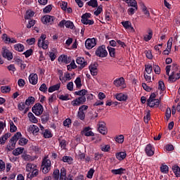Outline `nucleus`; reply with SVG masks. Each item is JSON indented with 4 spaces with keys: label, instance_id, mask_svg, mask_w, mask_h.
I'll return each instance as SVG.
<instances>
[{
    "label": "nucleus",
    "instance_id": "57",
    "mask_svg": "<svg viewBox=\"0 0 180 180\" xmlns=\"http://www.w3.org/2000/svg\"><path fill=\"white\" fill-rule=\"evenodd\" d=\"M52 9H53V6L49 5L44 8V10H43L44 13H50V12H51Z\"/></svg>",
    "mask_w": 180,
    "mask_h": 180
},
{
    "label": "nucleus",
    "instance_id": "37",
    "mask_svg": "<svg viewBox=\"0 0 180 180\" xmlns=\"http://www.w3.org/2000/svg\"><path fill=\"white\" fill-rule=\"evenodd\" d=\"M67 56L65 55H62L60 56L58 58V61L59 63H64L65 64H69L70 63V60H68L67 59Z\"/></svg>",
    "mask_w": 180,
    "mask_h": 180
},
{
    "label": "nucleus",
    "instance_id": "59",
    "mask_svg": "<svg viewBox=\"0 0 180 180\" xmlns=\"http://www.w3.org/2000/svg\"><path fill=\"white\" fill-rule=\"evenodd\" d=\"M59 146L62 150H64L67 146V142L65 140H59Z\"/></svg>",
    "mask_w": 180,
    "mask_h": 180
},
{
    "label": "nucleus",
    "instance_id": "24",
    "mask_svg": "<svg viewBox=\"0 0 180 180\" xmlns=\"http://www.w3.org/2000/svg\"><path fill=\"white\" fill-rule=\"evenodd\" d=\"M89 68L91 75H98V64L90 65Z\"/></svg>",
    "mask_w": 180,
    "mask_h": 180
},
{
    "label": "nucleus",
    "instance_id": "21",
    "mask_svg": "<svg viewBox=\"0 0 180 180\" xmlns=\"http://www.w3.org/2000/svg\"><path fill=\"white\" fill-rule=\"evenodd\" d=\"M76 63L77 64L80 65V68H85L88 64V63H86V61H85V59L82 57H78L76 60Z\"/></svg>",
    "mask_w": 180,
    "mask_h": 180
},
{
    "label": "nucleus",
    "instance_id": "61",
    "mask_svg": "<svg viewBox=\"0 0 180 180\" xmlns=\"http://www.w3.org/2000/svg\"><path fill=\"white\" fill-rule=\"evenodd\" d=\"M68 5V3L65 1H62L60 3V6L63 11H67Z\"/></svg>",
    "mask_w": 180,
    "mask_h": 180
},
{
    "label": "nucleus",
    "instance_id": "7",
    "mask_svg": "<svg viewBox=\"0 0 180 180\" xmlns=\"http://www.w3.org/2000/svg\"><path fill=\"white\" fill-rule=\"evenodd\" d=\"M59 27H67V29H75V26L74 25V22L70 20H62L59 24H58Z\"/></svg>",
    "mask_w": 180,
    "mask_h": 180
},
{
    "label": "nucleus",
    "instance_id": "12",
    "mask_svg": "<svg viewBox=\"0 0 180 180\" xmlns=\"http://www.w3.org/2000/svg\"><path fill=\"white\" fill-rule=\"evenodd\" d=\"M60 180H72V176L69 174L67 176V169H65L64 167H62L60 169Z\"/></svg>",
    "mask_w": 180,
    "mask_h": 180
},
{
    "label": "nucleus",
    "instance_id": "17",
    "mask_svg": "<svg viewBox=\"0 0 180 180\" xmlns=\"http://www.w3.org/2000/svg\"><path fill=\"white\" fill-rule=\"evenodd\" d=\"M40 129L41 130V134L44 139H51V137H53V134H51L50 129H44V127L41 125H40Z\"/></svg>",
    "mask_w": 180,
    "mask_h": 180
},
{
    "label": "nucleus",
    "instance_id": "13",
    "mask_svg": "<svg viewBox=\"0 0 180 180\" xmlns=\"http://www.w3.org/2000/svg\"><path fill=\"white\" fill-rule=\"evenodd\" d=\"M88 18H91L90 13H85L82 16V23L84 25H94V20H89Z\"/></svg>",
    "mask_w": 180,
    "mask_h": 180
},
{
    "label": "nucleus",
    "instance_id": "53",
    "mask_svg": "<svg viewBox=\"0 0 180 180\" xmlns=\"http://www.w3.org/2000/svg\"><path fill=\"white\" fill-rule=\"evenodd\" d=\"M145 71L148 75L151 74V72H153V66L151 65H145Z\"/></svg>",
    "mask_w": 180,
    "mask_h": 180
},
{
    "label": "nucleus",
    "instance_id": "4",
    "mask_svg": "<svg viewBox=\"0 0 180 180\" xmlns=\"http://www.w3.org/2000/svg\"><path fill=\"white\" fill-rule=\"evenodd\" d=\"M46 34H41L38 39V46L44 50H47V49H49V41L46 40Z\"/></svg>",
    "mask_w": 180,
    "mask_h": 180
},
{
    "label": "nucleus",
    "instance_id": "29",
    "mask_svg": "<svg viewBox=\"0 0 180 180\" xmlns=\"http://www.w3.org/2000/svg\"><path fill=\"white\" fill-rule=\"evenodd\" d=\"M83 133L86 137H91L92 136H94V132L91 131V127H89L84 128Z\"/></svg>",
    "mask_w": 180,
    "mask_h": 180
},
{
    "label": "nucleus",
    "instance_id": "16",
    "mask_svg": "<svg viewBox=\"0 0 180 180\" xmlns=\"http://www.w3.org/2000/svg\"><path fill=\"white\" fill-rule=\"evenodd\" d=\"M22 137V133L17 132L11 139V147L13 148H15V146H16V143L18 142V140Z\"/></svg>",
    "mask_w": 180,
    "mask_h": 180
},
{
    "label": "nucleus",
    "instance_id": "62",
    "mask_svg": "<svg viewBox=\"0 0 180 180\" xmlns=\"http://www.w3.org/2000/svg\"><path fill=\"white\" fill-rule=\"evenodd\" d=\"M117 143L122 144L124 141V136L123 135H120L116 138Z\"/></svg>",
    "mask_w": 180,
    "mask_h": 180
},
{
    "label": "nucleus",
    "instance_id": "51",
    "mask_svg": "<svg viewBox=\"0 0 180 180\" xmlns=\"http://www.w3.org/2000/svg\"><path fill=\"white\" fill-rule=\"evenodd\" d=\"M53 179L54 180H60V170L59 169H55L53 172Z\"/></svg>",
    "mask_w": 180,
    "mask_h": 180
},
{
    "label": "nucleus",
    "instance_id": "10",
    "mask_svg": "<svg viewBox=\"0 0 180 180\" xmlns=\"http://www.w3.org/2000/svg\"><path fill=\"white\" fill-rule=\"evenodd\" d=\"M96 43L97 40L95 38L87 39L85 41L86 49H87V50H91V49H94V47L96 46Z\"/></svg>",
    "mask_w": 180,
    "mask_h": 180
},
{
    "label": "nucleus",
    "instance_id": "22",
    "mask_svg": "<svg viewBox=\"0 0 180 180\" xmlns=\"http://www.w3.org/2000/svg\"><path fill=\"white\" fill-rule=\"evenodd\" d=\"M39 127L36 125H30L27 131L28 133L32 134H37V133H39Z\"/></svg>",
    "mask_w": 180,
    "mask_h": 180
},
{
    "label": "nucleus",
    "instance_id": "60",
    "mask_svg": "<svg viewBox=\"0 0 180 180\" xmlns=\"http://www.w3.org/2000/svg\"><path fill=\"white\" fill-rule=\"evenodd\" d=\"M158 89H160V91H165V84H164V82L159 81V82H158Z\"/></svg>",
    "mask_w": 180,
    "mask_h": 180
},
{
    "label": "nucleus",
    "instance_id": "38",
    "mask_svg": "<svg viewBox=\"0 0 180 180\" xmlns=\"http://www.w3.org/2000/svg\"><path fill=\"white\" fill-rule=\"evenodd\" d=\"M9 125H10L11 133H15V131H17L18 127H16V125H15V123H13V121L10 120Z\"/></svg>",
    "mask_w": 180,
    "mask_h": 180
},
{
    "label": "nucleus",
    "instance_id": "8",
    "mask_svg": "<svg viewBox=\"0 0 180 180\" xmlns=\"http://www.w3.org/2000/svg\"><path fill=\"white\" fill-rule=\"evenodd\" d=\"M56 18L53 15H46L41 18V22L44 25H53Z\"/></svg>",
    "mask_w": 180,
    "mask_h": 180
},
{
    "label": "nucleus",
    "instance_id": "48",
    "mask_svg": "<svg viewBox=\"0 0 180 180\" xmlns=\"http://www.w3.org/2000/svg\"><path fill=\"white\" fill-rule=\"evenodd\" d=\"M1 39H2L3 41H4V43H5L6 44H9V41H10L11 37H9L8 36V34H3L2 36H1Z\"/></svg>",
    "mask_w": 180,
    "mask_h": 180
},
{
    "label": "nucleus",
    "instance_id": "26",
    "mask_svg": "<svg viewBox=\"0 0 180 180\" xmlns=\"http://www.w3.org/2000/svg\"><path fill=\"white\" fill-rule=\"evenodd\" d=\"M39 175V166L34 170L31 172V173L27 174V178L32 179V178H36Z\"/></svg>",
    "mask_w": 180,
    "mask_h": 180
},
{
    "label": "nucleus",
    "instance_id": "42",
    "mask_svg": "<svg viewBox=\"0 0 180 180\" xmlns=\"http://www.w3.org/2000/svg\"><path fill=\"white\" fill-rule=\"evenodd\" d=\"M75 84L76 85V88H78V89H80L81 86H82V82L81 80V77H78L75 80Z\"/></svg>",
    "mask_w": 180,
    "mask_h": 180
},
{
    "label": "nucleus",
    "instance_id": "27",
    "mask_svg": "<svg viewBox=\"0 0 180 180\" xmlns=\"http://www.w3.org/2000/svg\"><path fill=\"white\" fill-rule=\"evenodd\" d=\"M115 98L117 101H120V102H124L125 101H127V95L123 94L122 93L117 94Z\"/></svg>",
    "mask_w": 180,
    "mask_h": 180
},
{
    "label": "nucleus",
    "instance_id": "2",
    "mask_svg": "<svg viewBox=\"0 0 180 180\" xmlns=\"http://www.w3.org/2000/svg\"><path fill=\"white\" fill-rule=\"evenodd\" d=\"M180 78V70H178V65H174L172 68V75L169 76V82H175Z\"/></svg>",
    "mask_w": 180,
    "mask_h": 180
},
{
    "label": "nucleus",
    "instance_id": "41",
    "mask_svg": "<svg viewBox=\"0 0 180 180\" xmlns=\"http://www.w3.org/2000/svg\"><path fill=\"white\" fill-rule=\"evenodd\" d=\"M124 1L125 2H127L129 6H131L132 8H138L137 1H136V0H124Z\"/></svg>",
    "mask_w": 180,
    "mask_h": 180
},
{
    "label": "nucleus",
    "instance_id": "46",
    "mask_svg": "<svg viewBox=\"0 0 180 180\" xmlns=\"http://www.w3.org/2000/svg\"><path fill=\"white\" fill-rule=\"evenodd\" d=\"M23 153V148H17L13 151V155L18 156L20 155Z\"/></svg>",
    "mask_w": 180,
    "mask_h": 180
},
{
    "label": "nucleus",
    "instance_id": "32",
    "mask_svg": "<svg viewBox=\"0 0 180 180\" xmlns=\"http://www.w3.org/2000/svg\"><path fill=\"white\" fill-rule=\"evenodd\" d=\"M124 171H126V169L120 168L117 169H112L111 172L114 175H122V174H124Z\"/></svg>",
    "mask_w": 180,
    "mask_h": 180
},
{
    "label": "nucleus",
    "instance_id": "5",
    "mask_svg": "<svg viewBox=\"0 0 180 180\" xmlns=\"http://www.w3.org/2000/svg\"><path fill=\"white\" fill-rule=\"evenodd\" d=\"M96 56L103 58L108 56V51H106V46L105 45L100 46L96 50Z\"/></svg>",
    "mask_w": 180,
    "mask_h": 180
},
{
    "label": "nucleus",
    "instance_id": "31",
    "mask_svg": "<svg viewBox=\"0 0 180 180\" xmlns=\"http://www.w3.org/2000/svg\"><path fill=\"white\" fill-rule=\"evenodd\" d=\"M9 137H11L10 133H7V134H5L4 135H3L0 138V144H1V145L5 144V143L6 142V140H8V139H9Z\"/></svg>",
    "mask_w": 180,
    "mask_h": 180
},
{
    "label": "nucleus",
    "instance_id": "23",
    "mask_svg": "<svg viewBox=\"0 0 180 180\" xmlns=\"http://www.w3.org/2000/svg\"><path fill=\"white\" fill-rule=\"evenodd\" d=\"M145 151L148 157H153L154 155V150H153V146L148 144L146 147Z\"/></svg>",
    "mask_w": 180,
    "mask_h": 180
},
{
    "label": "nucleus",
    "instance_id": "28",
    "mask_svg": "<svg viewBox=\"0 0 180 180\" xmlns=\"http://www.w3.org/2000/svg\"><path fill=\"white\" fill-rule=\"evenodd\" d=\"M141 8L142 9V12H143L144 15L146 18H150V11L147 9V6L144 3H141Z\"/></svg>",
    "mask_w": 180,
    "mask_h": 180
},
{
    "label": "nucleus",
    "instance_id": "52",
    "mask_svg": "<svg viewBox=\"0 0 180 180\" xmlns=\"http://www.w3.org/2000/svg\"><path fill=\"white\" fill-rule=\"evenodd\" d=\"M160 171L162 172V174H168L169 167L167 166V165H163L160 167Z\"/></svg>",
    "mask_w": 180,
    "mask_h": 180
},
{
    "label": "nucleus",
    "instance_id": "9",
    "mask_svg": "<svg viewBox=\"0 0 180 180\" xmlns=\"http://www.w3.org/2000/svg\"><path fill=\"white\" fill-rule=\"evenodd\" d=\"M32 110L33 112V113H34V115H36V116H40V115H41V113H43V105H41V104L40 103H36L32 108Z\"/></svg>",
    "mask_w": 180,
    "mask_h": 180
},
{
    "label": "nucleus",
    "instance_id": "50",
    "mask_svg": "<svg viewBox=\"0 0 180 180\" xmlns=\"http://www.w3.org/2000/svg\"><path fill=\"white\" fill-rule=\"evenodd\" d=\"M1 91L2 94H8V92H11V87L9 86H2Z\"/></svg>",
    "mask_w": 180,
    "mask_h": 180
},
{
    "label": "nucleus",
    "instance_id": "45",
    "mask_svg": "<svg viewBox=\"0 0 180 180\" xmlns=\"http://www.w3.org/2000/svg\"><path fill=\"white\" fill-rule=\"evenodd\" d=\"M34 16V11L32 10H29L26 12V15L25 16V19H30V18H33Z\"/></svg>",
    "mask_w": 180,
    "mask_h": 180
},
{
    "label": "nucleus",
    "instance_id": "35",
    "mask_svg": "<svg viewBox=\"0 0 180 180\" xmlns=\"http://www.w3.org/2000/svg\"><path fill=\"white\" fill-rule=\"evenodd\" d=\"M60 86H61V84L60 83L55 84L53 86H51L49 88L48 92L51 93V92H54V91H58V89H60Z\"/></svg>",
    "mask_w": 180,
    "mask_h": 180
},
{
    "label": "nucleus",
    "instance_id": "18",
    "mask_svg": "<svg viewBox=\"0 0 180 180\" xmlns=\"http://www.w3.org/2000/svg\"><path fill=\"white\" fill-rule=\"evenodd\" d=\"M29 81L32 85H37L39 82V76L36 73H31L29 76Z\"/></svg>",
    "mask_w": 180,
    "mask_h": 180
},
{
    "label": "nucleus",
    "instance_id": "19",
    "mask_svg": "<svg viewBox=\"0 0 180 180\" xmlns=\"http://www.w3.org/2000/svg\"><path fill=\"white\" fill-rule=\"evenodd\" d=\"M39 166H37V164L34 163H27L25 166V169L27 172H29V174H31L32 171L35 170L36 168H37Z\"/></svg>",
    "mask_w": 180,
    "mask_h": 180
},
{
    "label": "nucleus",
    "instance_id": "33",
    "mask_svg": "<svg viewBox=\"0 0 180 180\" xmlns=\"http://www.w3.org/2000/svg\"><path fill=\"white\" fill-rule=\"evenodd\" d=\"M27 116H28V119H29L30 122H31V123H37V122H39L37 118L32 112H28Z\"/></svg>",
    "mask_w": 180,
    "mask_h": 180
},
{
    "label": "nucleus",
    "instance_id": "63",
    "mask_svg": "<svg viewBox=\"0 0 180 180\" xmlns=\"http://www.w3.org/2000/svg\"><path fill=\"white\" fill-rule=\"evenodd\" d=\"M94 172L95 170H94V169H90L87 173V178H89V179H92V176H94Z\"/></svg>",
    "mask_w": 180,
    "mask_h": 180
},
{
    "label": "nucleus",
    "instance_id": "58",
    "mask_svg": "<svg viewBox=\"0 0 180 180\" xmlns=\"http://www.w3.org/2000/svg\"><path fill=\"white\" fill-rule=\"evenodd\" d=\"M108 52H109V54H110V57H115V54L116 53L115 51V49L112 48L110 46H108Z\"/></svg>",
    "mask_w": 180,
    "mask_h": 180
},
{
    "label": "nucleus",
    "instance_id": "54",
    "mask_svg": "<svg viewBox=\"0 0 180 180\" xmlns=\"http://www.w3.org/2000/svg\"><path fill=\"white\" fill-rule=\"evenodd\" d=\"M28 140L25 138H20V140L18 141L19 146H26L27 144Z\"/></svg>",
    "mask_w": 180,
    "mask_h": 180
},
{
    "label": "nucleus",
    "instance_id": "64",
    "mask_svg": "<svg viewBox=\"0 0 180 180\" xmlns=\"http://www.w3.org/2000/svg\"><path fill=\"white\" fill-rule=\"evenodd\" d=\"M150 119H151V112H150V111H148L146 116L144 117V122L146 123H148V121H150Z\"/></svg>",
    "mask_w": 180,
    "mask_h": 180
},
{
    "label": "nucleus",
    "instance_id": "39",
    "mask_svg": "<svg viewBox=\"0 0 180 180\" xmlns=\"http://www.w3.org/2000/svg\"><path fill=\"white\" fill-rule=\"evenodd\" d=\"M14 50L22 52L25 50V46L22 44H17L14 45Z\"/></svg>",
    "mask_w": 180,
    "mask_h": 180
},
{
    "label": "nucleus",
    "instance_id": "30",
    "mask_svg": "<svg viewBox=\"0 0 180 180\" xmlns=\"http://www.w3.org/2000/svg\"><path fill=\"white\" fill-rule=\"evenodd\" d=\"M127 155V154L125 152H120L116 153V158L119 161H122L126 158Z\"/></svg>",
    "mask_w": 180,
    "mask_h": 180
},
{
    "label": "nucleus",
    "instance_id": "55",
    "mask_svg": "<svg viewBox=\"0 0 180 180\" xmlns=\"http://www.w3.org/2000/svg\"><path fill=\"white\" fill-rule=\"evenodd\" d=\"M137 9H139L138 7L129 8L127 11L128 15H130L131 16L132 15H134V13H136V11H137Z\"/></svg>",
    "mask_w": 180,
    "mask_h": 180
},
{
    "label": "nucleus",
    "instance_id": "49",
    "mask_svg": "<svg viewBox=\"0 0 180 180\" xmlns=\"http://www.w3.org/2000/svg\"><path fill=\"white\" fill-rule=\"evenodd\" d=\"M101 151H103L104 153H108L110 150V145H101Z\"/></svg>",
    "mask_w": 180,
    "mask_h": 180
},
{
    "label": "nucleus",
    "instance_id": "11",
    "mask_svg": "<svg viewBox=\"0 0 180 180\" xmlns=\"http://www.w3.org/2000/svg\"><path fill=\"white\" fill-rule=\"evenodd\" d=\"M113 84L117 88H122V89H124L126 88V83H124V78L120 77L114 80Z\"/></svg>",
    "mask_w": 180,
    "mask_h": 180
},
{
    "label": "nucleus",
    "instance_id": "14",
    "mask_svg": "<svg viewBox=\"0 0 180 180\" xmlns=\"http://www.w3.org/2000/svg\"><path fill=\"white\" fill-rule=\"evenodd\" d=\"M98 131L101 134H108V129L106 128V124L103 122H99L98 124Z\"/></svg>",
    "mask_w": 180,
    "mask_h": 180
},
{
    "label": "nucleus",
    "instance_id": "43",
    "mask_svg": "<svg viewBox=\"0 0 180 180\" xmlns=\"http://www.w3.org/2000/svg\"><path fill=\"white\" fill-rule=\"evenodd\" d=\"M87 91L85 89H82L75 92V95H77L78 96H85L87 94Z\"/></svg>",
    "mask_w": 180,
    "mask_h": 180
},
{
    "label": "nucleus",
    "instance_id": "25",
    "mask_svg": "<svg viewBox=\"0 0 180 180\" xmlns=\"http://www.w3.org/2000/svg\"><path fill=\"white\" fill-rule=\"evenodd\" d=\"M124 29H130L132 32H134V28L131 26V22L130 21H122L121 22Z\"/></svg>",
    "mask_w": 180,
    "mask_h": 180
},
{
    "label": "nucleus",
    "instance_id": "15",
    "mask_svg": "<svg viewBox=\"0 0 180 180\" xmlns=\"http://www.w3.org/2000/svg\"><path fill=\"white\" fill-rule=\"evenodd\" d=\"M2 56L4 58H6L10 61V60H12L13 58V55L10 52V51L6 49V46H4L2 48Z\"/></svg>",
    "mask_w": 180,
    "mask_h": 180
},
{
    "label": "nucleus",
    "instance_id": "36",
    "mask_svg": "<svg viewBox=\"0 0 180 180\" xmlns=\"http://www.w3.org/2000/svg\"><path fill=\"white\" fill-rule=\"evenodd\" d=\"M143 39H144L145 41H150V40H151V39H153V30H148V34H146L144 36Z\"/></svg>",
    "mask_w": 180,
    "mask_h": 180
},
{
    "label": "nucleus",
    "instance_id": "20",
    "mask_svg": "<svg viewBox=\"0 0 180 180\" xmlns=\"http://www.w3.org/2000/svg\"><path fill=\"white\" fill-rule=\"evenodd\" d=\"M148 105L150 106V108H158V106L160 105V100L159 99H148L147 101Z\"/></svg>",
    "mask_w": 180,
    "mask_h": 180
},
{
    "label": "nucleus",
    "instance_id": "47",
    "mask_svg": "<svg viewBox=\"0 0 180 180\" xmlns=\"http://www.w3.org/2000/svg\"><path fill=\"white\" fill-rule=\"evenodd\" d=\"M62 160L63 161V162H68V164H72V158H71L70 156H64L62 159Z\"/></svg>",
    "mask_w": 180,
    "mask_h": 180
},
{
    "label": "nucleus",
    "instance_id": "56",
    "mask_svg": "<svg viewBox=\"0 0 180 180\" xmlns=\"http://www.w3.org/2000/svg\"><path fill=\"white\" fill-rule=\"evenodd\" d=\"M77 117L78 119H80V120H84L85 119V112L79 110L77 112Z\"/></svg>",
    "mask_w": 180,
    "mask_h": 180
},
{
    "label": "nucleus",
    "instance_id": "34",
    "mask_svg": "<svg viewBox=\"0 0 180 180\" xmlns=\"http://www.w3.org/2000/svg\"><path fill=\"white\" fill-rule=\"evenodd\" d=\"M172 170H173V172H174V175H176V176L177 178H179V176H180V168H179V167L178 165H175L174 166H173Z\"/></svg>",
    "mask_w": 180,
    "mask_h": 180
},
{
    "label": "nucleus",
    "instance_id": "1",
    "mask_svg": "<svg viewBox=\"0 0 180 180\" xmlns=\"http://www.w3.org/2000/svg\"><path fill=\"white\" fill-rule=\"evenodd\" d=\"M41 169L43 174H49L51 169V160L49 159V156H46L41 162Z\"/></svg>",
    "mask_w": 180,
    "mask_h": 180
},
{
    "label": "nucleus",
    "instance_id": "6",
    "mask_svg": "<svg viewBox=\"0 0 180 180\" xmlns=\"http://www.w3.org/2000/svg\"><path fill=\"white\" fill-rule=\"evenodd\" d=\"M86 102V97L85 96H79L75 100L71 101L72 106H81V105H84Z\"/></svg>",
    "mask_w": 180,
    "mask_h": 180
},
{
    "label": "nucleus",
    "instance_id": "40",
    "mask_svg": "<svg viewBox=\"0 0 180 180\" xmlns=\"http://www.w3.org/2000/svg\"><path fill=\"white\" fill-rule=\"evenodd\" d=\"M36 99L34 98V97L30 96L27 99H26L25 105H27V106H30V105H33V103H34Z\"/></svg>",
    "mask_w": 180,
    "mask_h": 180
},
{
    "label": "nucleus",
    "instance_id": "3",
    "mask_svg": "<svg viewBox=\"0 0 180 180\" xmlns=\"http://www.w3.org/2000/svg\"><path fill=\"white\" fill-rule=\"evenodd\" d=\"M58 75H59V79L62 84H65L67 81H71V79H72L71 74L68 73V72L63 73V70H58Z\"/></svg>",
    "mask_w": 180,
    "mask_h": 180
},
{
    "label": "nucleus",
    "instance_id": "44",
    "mask_svg": "<svg viewBox=\"0 0 180 180\" xmlns=\"http://www.w3.org/2000/svg\"><path fill=\"white\" fill-rule=\"evenodd\" d=\"M87 5H89V6H91L92 8H98V1L90 0L87 2Z\"/></svg>",
    "mask_w": 180,
    "mask_h": 180
}]
</instances>
